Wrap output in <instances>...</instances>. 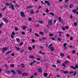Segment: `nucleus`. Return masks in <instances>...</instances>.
<instances>
[{
  "label": "nucleus",
  "mask_w": 78,
  "mask_h": 78,
  "mask_svg": "<svg viewBox=\"0 0 78 78\" xmlns=\"http://www.w3.org/2000/svg\"><path fill=\"white\" fill-rule=\"evenodd\" d=\"M57 21V20H55L53 22V23H56V21Z\"/></svg>",
  "instance_id": "nucleus-56"
},
{
  "label": "nucleus",
  "mask_w": 78,
  "mask_h": 78,
  "mask_svg": "<svg viewBox=\"0 0 78 78\" xmlns=\"http://www.w3.org/2000/svg\"><path fill=\"white\" fill-rule=\"evenodd\" d=\"M34 11L33 10H30V14H34Z\"/></svg>",
  "instance_id": "nucleus-26"
},
{
  "label": "nucleus",
  "mask_w": 78,
  "mask_h": 78,
  "mask_svg": "<svg viewBox=\"0 0 78 78\" xmlns=\"http://www.w3.org/2000/svg\"><path fill=\"white\" fill-rule=\"evenodd\" d=\"M69 73V74H71V73H73H73H74L73 74V75H74V76H75L76 75V72H75L74 71L71 72Z\"/></svg>",
  "instance_id": "nucleus-8"
},
{
  "label": "nucleus",
  "mask_w": 78,
  "mask_h": 78,
  "mask_svg": "<svg viewBox=\"0 0 78 78\" xmlns=\"http://www.w3.org/2000/svg\"><path fill=\"white\" fill-rule=\"evenodd\" d=\"M74 25L75 26H76V25H77V23H74Z\"/></svg>",
  "instance_id": "nucleus-51"
},
{
  "label": "nucleus",
  "mask_w": 78,
  "mask_h": 78,
  "mask_svg": "<svg viewBox=\"0 0 78 78\" xmlns=\"http://www.w3.org/2000/svg\"><path fill=\"white\" fill-rule=\"evenodd\" d=\"M57 62L58 63H61V62L59 60H57Z\"/></svg>",
  "instance_id": "nucleus-50"
},
{
  "label": "nucleus",
  "mask_w": 78,
  "mask_h": 78,
  "mask_svg": "<svg viewBox=\"0 0 78 78\" xmlns=\"http://www.w3.org/2000/svg\"><path fill=\"white\" fill-rule=\"evenodd\" d=\"M68 72H68L67 71H64V72H63V73H68Z\"/></svg>",
  "instance_id": "nucleus-38"
},
{
  "label": "nucleus",
  "mask_w": 78,
  "mask_h": 78,
  "mask_svg": "<svg viewBox=\"0 0 78 78\" xmlns=\"http://www.w3.org/2000/svg\"><path fill=\"white\" fill-rule=\"evenodd\" d=\"M51 39L53 41H55V38H54L52 37L51 38Z\"/></svg>",
  "instance_id": "nucleus-53"
},
{
  "label": "nucleus",
  "mask_w": 78,
  "mask_h": 78,
  "mask_svg": "<svg viewBox=\"0 0 78 78\" xmlns=\"http://www.w3.org/2000/svg\"><path fill=\"white\" fill-rule=\"evenodd\" d=\"M14 64H12L10 65L11 67H14Z\"/></svg>",
  "instance_id": "nucleus-36"
},
{
  "label": "nucleus",
  "mask_w": 78,
  "mask_h": 78,
  "mask_svg": "<svg viewBox=\"0 0 78 78\" xmlns=\"http://www.w3.org/2000/svg\"><path fill=\"white\" fill-rule=\"evenodd\" d=\"M52 44H51L50 45L48 46V48L50 49L51 51H54L55 50V48L54 47H52Z\"/></svg>",
  "instance_id": "nucleus-1"
},
{
  "label": "nucleus",
  "mask_w": 78,
  "mask_h": 78,
  "mask_svg": "<svg viewBox=\"0 0 78 78\" xmlns=\"http://www.w3.org/2000/svg\"><path fill=\"white\" fill-rule=\"evenodd\" d=\"M5 72L7 73V74H11V72L8 71H5Z\"/></svg>",
  "instance_id": "nucleus-15"
},
{
  "label": "nucleus",
  "mask_w": 78,
  "mask_h": 78,
  "mask_svg": "<svg viewBox=\"0 0 78 78\" xmlns=\"http://www.w3.org/2000/svg\"><path fill=\"white\" fill-rule=\"evenodd\" d=\"M30 58H31V59H34V57L33 55H30L29 56Z\"/></svg>",
  "instance_id": "nucleus-23"
},
{
  "label": "nucleus",
  "mask_w": 78,
  "mask_h": 78,
  "mask_svg": "<svg viewBox=\"0 0 78 78\" xmlns=\"http://www.w3.org/2000/svg\"><path fill=\"white\" fill-rule=\"evenodd\" d=\"M57 40H58V41H60V42H61V38L59 37H58L57 38Z\"/></svg>",
  "instance_id": "nucleus-28"
},
{
  "label": "nucleus",
  "mask_w": 78,
  "mask_h": 78,
  "mask_svg": "<svg viewBox=\"0 0 78 78\" xmlns=\"http://www.w3.org/2000/svg\"><path fill=\"white\" fill-rule=\"evenodd\" d=\"M29 31H30V32H31V28H30L29 29Z\"/></svg>",
  "instance_id": "nucleus-64"
},
{
  "label": "nucleus",
  "mask_w": 78,
  "mask_h": 78,
  "mask_svg": "<svg viewBox=\"0 0 78 78\" xmlns=\"http://www.w3.org/2000/svg\"><path fill=\"white\" fill-rule=\"evenodd\" d=\"M72 7H73V4H70L69 5V8H72Z\"/></svg>",
  "instance_id": "nucleus-31"
},
{
  "label": "nucleus",
  "mask_w": 78,
  "mask_h": 78,
  "mask_svg": "<svg viewBox=\"0 0 78 78\" xmlns=\"http://www.w3.org/2000/svg\"><path fill=\"white\" fill-rule=\"evenodd\" d=\"M46 39H47V37H43L42 38V40H44V41H45V40H46Z\"/></svg>",
  "instance_id": "nucleus-24"
},
{
  "label": "nucleus",
  "mask_w": 78,
  "mask_h": 78,
  "mask_svg": "<svg viewBox=\"0 0 78 78\" xmlns=\"http://www.w3.org/2000/svg\"><path fill=\"white\" fill-rule=\"evenodd\" d=\"M52 67H53L55 68V67H56V65H52Z\"/></svg>",
  "instance_id": "nucleus-60"
},
{
  "label": "nucleus",
  "mask_w": 78,
  "mask_h": 78,
  "mask_svg": "<svg viewBox=\"0 0 78 78\" xmlns=\"http://www.w3.org/2000/svg\"><path fill=\"white\" fill-rule=\"evenodd\" d=\"M44 47H42L41 46H40V48L41 49H43V48H44Z\"/></svg>",
  "instance_id": "nucleus-47"
},
{
  "label": "nucleus",
  "mask_w": 78,
  "mask_h": 78,
  "mask_svg": "<svg viewBox=\"0 0 78 78\" xmlns=\"http://www.w3.org/2000/svg\"><path fill=\"white\" fill-rule=\"evenodd\" d=\"M62 66H63V67H66V66L64 63L62 64Z\"/></svg>",
  "instance_id": "nucleus-55"
},
{
  "label": "nucleus",
  "mask_w": 78,
  "mask_h": 78,
  "mask_svg": "<svg viewBox=\"0 0 78 78\" xmlns=\"http://www.w3.org/2000/svg\"><path fill=\"white\" fill-rule=\"evenodd\" d=\"M6 7H5L4 8H3L2 9V10L4 11L5 9H6Z\"/></svg>",
  "instance_id": "nucleus-46"
},
{
  "label": "nucleus",
  "mask_w": 78,
  "mask_h": 78,
  "mask_svg": "<svg viewBox=\"0 0 78 78\" xmlns=\"http://www.w3.org/2000/svg\"><path fill=\"white\" fill-rule=\"evenodd\" d=\"M12 34L11 35V37H12V39H13L14 38V35H15V33H14V32H13Z\"/></svg>",
  "instance_id": "nucleus-9"
},
{
  "label": "nucleus",
  "mask_w": 78,
  "mask_h": 78,
  "mask_svg": "<svg viewBox=\"0 0 78 78\" xmlns=\"http://www.w3.org/2000/svg\"><path fill=\"white\" fill-rule=\"evenodd\" d=\"M9 8L11 9L12 10H14L15 9V8H14V5L12 3L10 5V7Z\"/></svg>",
  "instance_id": "nucleus-2"
},
{
  "label": "nucleus",
  "mask_w": 78,
  "mask_h": 78,
  "mask_svg": "<svg viewBox=\"0 0 78 78\" xmlns=\"http://www.w3.org/2000/svg\"><path fill=\"white\" fill-rule=\"evenodd\" d=\"M63 45L64 46V47H66V46L67 45V43H65L64 44H63Z\"/></svg>",
  "instance_id": "nucleus-57"
},
{
  "label": "nucleus",
  "mask_w": 78,
  "mask_h": 78,
  "mask_svg": "<svg viewBox=\"0 0 78 78\" xmlns=\"http://www.w3.org/2000/svg\"><path fill=\"white\" fill-rule=\"evenodd\" d=\"M28 49L29 50H31V49H32V48L31 47H29L28 48Z\"/></svg>",
  "instance_id": "nucleus-37"
},
{
  "label": "nucleus",
  "mask_w": 78,
  "mask_h": 78,
  "mask_svg": "<svg viewBox=\"0 0 78 78\" xmlns=\"http://www.w3.org/2000/svg\"><path fill=\"white\" fill-rule=\"evenodd\" d=\"M61 20H62L61 17H58V22H61Z\"/></svg>",
  "instance_id": "nucleus-19"
},
{
  "label": "nucleus",
  "mask_w": 78,
  "mask_h": 78,
  "mask_svg": "<svg viewBox=\"0 0 78 78\" xmlns=\"http://www.w3.org/2000/svg\"><path fill=\"white\" fill-rule=\"evenodd\" d=\"M32 48L33 49H34L35 48V45H33L32 46Z\"/></svg>",
  "instance_id": "nucleus-54"
},
{
  "label": "nucleus",
  "mask_w": 78,
  "mask_h": 78,
  "mask_svg": "<svg viewBox=\"0 0 78 78\" xmlns=\"http://www.w3.org/2000/svg\"><path fill=\"white\" fill-rule=\"evenodd\" d=\"M35 35L36 36H37V37H39V35L37 34V33H35Z\"/></svg>",
  "instance_id": "nucleus-42"
},
{
  "label": "nucleus",
  "mask_w": 78,
  "mask_h": 78,
  "mask_svg": "<svg viewBox=\"0 0 78 78\" xmlns=\"http://www.w3.org/2000/svg\"><path fill=\"white\" fill-rule=\"evenodd\" d=\"M21 66L22 68H24L25 67V65L23 63L21 64Z\"/></svg>",
  "instance_id": "nucleus-17"
},
{
  "label": "nucleus",
  "mask_w": 78,
  "mask_h": 78,
  "mask_svg": "<svg viewBox=\"0 0 78 78\" xmlns=\"http://www.w3.org/2000/svg\"><path fill=\"white\" fill-rule=\"evenodd\" d=\"M4 25V23H0V28H1L2 27V25Z\"/></svg>",
  "instance_id": "nucleus-32"
},
{
  "label": "nucleus",
  "mask_w": 78,
  "mask_h": 78,
  "mask_svg": "<svg viewBox=\"0 0 78 78\" xmlns=\"http://www.w3.org/2000/svg\"><path fill=\"white\" fill-rule=\"evenodd\" d=\"M12 3H9L8 2H6L5 3V6H9L11 5V4Z\"/></svg>",
  "instance_id": "nucleus-10"
},
{
  "label": "nucleus",
  "mask_w": 78,
  "mask_h": 78,
  "mask_svg": "<svg viewBox=\"0 0 78 78\" xmlns=\"http://www.w3.org/2000/svg\"><path fill=\"white\" fill-rule=\"evenodd\" d=\"M69 36H70V35H69V34H67L66 37H69Z\"/></svg>",
  "instance_id": "nucleus-49"
},
{
  "label": "nucleus",
  "mask_w": 78,
  "mask_h": 78,
  "mask_svg": "<svg viewBox=\"0 0 78 78\" xmlns=\"http://www.w3.org/2000/svg\"><path fill=\"white\" fill-rule=\"evenodd\" d=\"M15 31H18V28H17V27H15Z\"/></svg>",
  "instance_id": "nucleus-43"
},
{
  "label": "nucleus",
  "mask_w": 78,
  "mask_h": 78,
  "mask_svg": "<svg viewBox=\"0 0 78 78\" xmlns=\"http://www.w3.org/2000/svg\"><path fill=\"white\" fill-rule=\"evenodd\" d=\"M17 72L18 73V74H22V71H20L19 70H17Z\"/></svg>",
  "instance_id": "nucleus-13"
},
{
  "label": "nucleus",
  "mask_w": 78,
  "mask_h": 78,
  "mask_svg": "<svg viewBox=\"0 0 78 78\" xmlns=\"http://www.w3.org/2000/svg\"><path fill=\"white\" fill-rule=\"evenodd\" d=\"M70 67L71 68L73 69H74V70H75L76 69H78V66L77 65H76L75 66V67H73V66H71Z\"/></svg>",
  "instance_id": "nucleus-4"
},
{
  "label": "nucleus",
  "mask_w": 78,
  "mask_h": 78,
  "mask_svg": "<svg viewBox=\"0 0 78 78\" xmlns=\"http://www.w3.org/2000/svg\"><path fill=\"white\" fill-rule=\"evenodd\" d=\"M49 14H50V15H51V16H54V13L52 12L49 13Z\"/></svg>",
  "instance_id": "nucleus-25"
},
{
  "label": "nucleus",
  "mask_w": 78,
  "mask_h": 78,
  "mask_svg": "<svg viewBox=\"0 0 78 78\" xmlns=\"http://www.w3.org/2000/svg\"><path fill=\"white\" fill-rule=\"evenodd\" d=\"M52 21H51V20L49 21L48 23L49 25H51L52 24Z\"/></svg>",
  "instance_id": "nucleus-20"
},
{
  "label": "nucleus",
  "mask_w": 78,
  "mask_h": 78,
  "mask_svg": "<svg viewBox=\"0 0 78 78\" xmlns=\"http://www.w3.org/2000/svg\"><path fill=\"white\" fill-rule=\"evenodd\" d=\"M47 75H48V74L47 73H45L44 74V76L45 77H47Z\"/></svg>",
  "instance_id": "nucleus-30"
},
{
  "label": "nucleus",
  "mask_w": 78,
  "mask_h": 78,
  "mask_svg": "<svg viewBox=\"0 0 78 78\" xmlns=\"http://www.w3.org/2000/svg\"><path fill=\"white\" fill-rule=\"evenodd\" d=\"M62 29L63 30H66V29L64 28H62Z\"/></svg>",
  "instance_id": "nucleus-63"
},
{
  "label": "nucleus",
  "mask_w": 78,
  "mask_h": 78,
  "mask_svg": "<svg viewBox=\"0 0 78 78\" xmlns=\"http://www.w3.org/2000/svg\"><path fill=\"white\" fill-rule=\"evenodd\" d=\"M11 56H14V53H12L11 54Z\"/></svg>",
  "instance_id": "nucleus-62"
},
{
  "label": "nucleus",
  "mask_w": 78,
  "mask_h": 78,
  "mask_svg": "<svg viewBox=\"0 0 78 78\" xmlns=\"http://www.w3.org/2000/svg\"><path fill=\"white\" fill-rule=\"evenodd\" d=\"M68 63H69V61H66L65 62V64L66 65L67 64H68Z\"/></svg>",
  "instance_id": "nucleus-33"
},
{
  "label": "nucleus",
  "mask_w": 78,
  "mask_h": 78,
  "mask_svg": "<svg viewBox=\"0 0 78 78\" xmlns=\"http://www.w3.org/2000/svg\"><path fill=\"white\" fill-rule=\"evenodd\" d=\"M60 56H63L64 55V54H63V53H61L60 54Z\"/></svg>",
  "instance_id": "nucleus-44"
},
{
  "label": "nucleus",
  "mask_w": 78,
  "mask_h": 78,
  "mask_svg": "<svg viewBox=\"0 0 78 78\" xmlns=\"http://www.w3.org/2000/svg\"><path fill=\"white\" fill-rule=\"evenodd\" d=\"M40 34L43 35V34H44V33L42 32H40Z\"/></svg>",
  "instance_id": "nucleus-48"
},
{
  "label": "nucleus",
  "mask_w": 78,
  "mask_h": 78,
  "mask_svg": "<svg viewBox=\"0 0 78 78\" xmlns=\"http://www.w3.org/2000/svg\"><path fill=\"white\" fill-rule=\"evenodd\" d=\"M8 50V48H6V47L4 48H3L2 52L3 53H5V51H6V50Z\"/></svg>",
  "instance_id": "nucleus-7"
},
{
  "label": "nucleus",
  "mask_w": 78,
  "mask_h": 78,
  "mask_svg": "<svg viewBox=\"0 0 78 78\" xmlns=\"http://www.w3.org/2000/svg\"><path fill=\"white\" fill-rule=\"evenodd\" d=\"M38 70L39 72L40 73H42V69L40 68Z\"/></svg>",
  "instance_id": "nucleus-14"
},
{
  "label": "nucleus",
  "mask_w": 78,
  "mask_h": 78,
  "mask_svg": "<svg viewBox=\"0 0 78 78\" xmlns=\"http://www.w3.org/2000/svg\"><path fill=\"white\" fill-rule=\"evenodd\" d=\"M73 12H76V10L75 9L73 10Z\"/></svg>",
  "instance_id": "nucleus-52"
},
{
  "label": "nucleus",
  "mask_w": 78,
  "mask_h": 78,
  "mask_svg": "<svg viewBox=\"0 0 78 78\" xmlns=\"http://www.w3.org/2000/svg\"><path fill=\"white\" fill-rule=\"evenodd\" d=\"M15 5L16 6L17 8H19V7L20 6L18 4H16Z\"/></svg>",
  "instance_id": "nucleus-41"
},
{
  "label": "nucleus",
  "mask_w": 78,
  "mask_h": 78,
  "mask_svg": "<svg viewBox=\"0 0 78 78\" xmlns=\"http://www.w3.org/2000/svg\"><path fill=\"white\" fill-rule=\"evenodd\" d=\"M38 22L39 23H41V24H42V23H43V21L42 20H39L38 21Z\"/></svg>",
  "instance_id": "nucleus-27"
},
{
  "label": "nucleus",
  "mask_w": 78,
  "mask_h": 78,
  "mask_svg": "<svg viewBox=\"0 0 78 78\" xmlns=\"http://www.w3.org/2000/svg\"><path fill=\"white\" fill-rule=\"evenodd\" d=\"M11 72H12V73H13V75H15V74H16V73L15 72V71H14V70H11Z\"/></svg>",
  "instance_id": "nucleus-21"
},
{
  "label": "nucleus",
  "mask_w": 78,
  "mask_h": 78,
  "mask_svg": "<svg viewBox=\"0 0 78 78\" xmlns=\"http://www.w3.org/2000/svg\"><path fill=\"white\" fill-rule=\"evenodd\" d=\"M22 45H23V43L22 42H21L20 43V44L19 45V46H22Z\"/></svg>",
  "instance_id": "nucleus-40"
},
{
  "label": "nucleus",
  "mask_w": 78,
  "mask_h": 78,
  "mask_svg": "<svg viewBox=\"0 0 78 78\" xmlns=\"http://www.w3.org/2000/svg\"><path fill=\"white\" fill-rule=\"evenodd\" d=\"M12 52V51H11L7 52L5 53V55H8V54H9V53H11Z\"/></svg>",
  "instance_id": "nucleus-22"
},
{
  "label": "nucleus",
  "mask_w": 78,
  "mask_h": 78,
  "mask_svg": "<svg viewBox=\"0 0 78 78\" xmlns=\"http://www.w3.org/2000/svg\"><path fill=\"white\" fill-rule=\"evenodd\" d=\"M33 7V6H28L26 8V9H28V8H31Z\"/></svg>",
  "instance_id": "nucleus-35"
},
{
  "label": "nucleus",
  "mask_w": 78,
  "mask_h": 78,
  "mask_svg": "<svg viewBox=\"0 0 78 78\" xmlns=\"http://www.w3.org/2000/svg\"><path fill=\"white\" fill-rule=\"evenodd\" d=\"M49 12V10H48V9H47V10H46V12Z\"/></svg>",
  "instance_id": "nucleus-59"
},
{
  "label": "nucleus",
  "mask_w": 78,
  "mask_h": 78,
  "mask_svg": "<svg viewBox=\"0 0 78 78\" xmlns=\"http://www.w3.org/2000/svg\"><path fill=\"white\" fill-rule=\"evenodd\" d=\"M49 36H53V34L52 33L50 34H49Z\"/></svg>",
  "instance_id": "nucleus-39"
},
{
  "label": "nucleus",
  "mask_w": 78,
  "mask_h": 78,
  "mask_svg": "<svg viewBox=\"0 0 78 78\" xmlns=\"http://www.w3.org/2000/svg\"><path fill=\"white\" fill-rule=\"evenodd\" d=\"M21 34H23V35H24V34H25V33L24 32H22Z\"/></svg>",
  "instance_id": "nucleus-45"
},
{
  "label": "nucleus",
  "mask_w": 78,
  "mask_h": 78,
  "mask_svg": "<svg viewBox=\"0 0 78 78\" xmlns=\"http://www.w3.org/2000/svg\"><path fill=\"white\" fill-rule=\"evenodd\" d=\"M16 41L18 42H20V39H19V38H16Z\"/></svg>",
  "instance_id": "nucleus-16"
},
{
  "label": "nucleus",
  "mask_w": 78,
  "mask_h": 78,
  "mask_svg": "<svg viewBox=\"0 0 78 78\" xmlns=\"http://www.w3.org/2000/svg\"><path fill=\"white\" fill-rule=\"evenodd\" d=\"M22 76H27L28 73H23L22 74Z\"/></svg>",
  "instance_id": "nucleus-12"
},
{
  "label": "nucleus",
  "mask_w": 78,
  "mask_h": 78,
  "mask_svg": "<svg viewBox=\"0 0 78 78\" xmlns=\"http://www.w3.org/2000/svg\"><path fill=\"white\" fill-rule=\"evenodd\" d=\"M72 53H73V54H75V50H73L72 51Z\"/></svg>",
  "instance_id": "nucleus-34"
},
{
  "label": "nucleus",
  "mask_w": 78,
  "mask_h": 78,
  "mask_svg": "<svg viewBox=\"0 0 78 78\" xmlns=\"http://www.w3.org/2000/svg\"><path fill=\"white\" fill-rule=\"evenodd\" d=\"M3 21H4V22H5V23H8L9 22V21H8V20H7V19L5 18H3Z\"/></svg>",
  "instance_id": "nucleus-6"
},
{
  "label": "nucleus",
  "mask_w": 78,
  "mask_h": 78,
  "mask_svg": "<svg viewBox=\"0 0 78 78\" xmlns=\"http://www.w3.org/2000/svg\"><path fill=\"white\" fill-rule=\"evenodd\" d=\"M44 2L45 3V4H47V5L48 6H50V2H48V1H45Z\"/></svg>",
  "instance_id": "nucleus-5"
},
{
  "label": "nucleus",
  "mask_w": 78,
  "mask_h": 78,
  "mask_svg": "<svg viewBox=\"0 0 78 78\" xmlns=\"http://www.w3.org/2000/svg\"><path fill=\"white\" fill-rule=\"evenodd\" d=\"M15 49H16L17 50H20V48L17 47H16Z\"/></svg>",
  "instance_id": "nucleus-29"
},
{
  "label": "nucleus",
  "mask_w": 78,
  "mask_h": 78,
  "mask_svg": "<svg viewBox=\"0 0 78 78\" xmlns=\"http://www.w3.org/2000/svg\"><path fill=\"white\" fill-rule=\"evenodd\" d=\"M36 62V61L35 60H34V62H30V66H32V65H33V64H34V63H35V62Z\"/></svg>",
  "instance_id": "nucleus-11"
},
{
  "label": "nucleus",
  "mask_w": 78,
  "mask_h": 78,
  "mask_svg": "<svg viewBox=\"0 0 78 78\" xmlns=\"http://www.w3.org/2000/svg\"><path fill=\"white\" fill-rule=\"evenodd\" d=\"M32 42H35V40L34 39H33L32 41Z\"/></svg>",
  "instance_id": "nucleus-58"
},
{
  "label": "nucleus",
  "mask_w": 78,
  "mask_h": 78,
  "mask_svg": "<svg viewBox=\"0 0 78 78\" xmlns=\"http://www.w3.org/2000/svg\"><path fill=\"white\" fill-rule=\"evenodd\" d=\"M31 18H29V21H31Z\"/></svg>",
  "instance_id": "nucleus-61"
},
{
  "label": "nucleus",
  "mask_w": 78,
  "mask_h": 78,
  "mask_svg": "<svg viewBox=\"0 0 78 78\" xmlns=\"http://www.w3.org/2000/svg\"><path fill=\"white\" fill-rule=\"evenodd\" d=\"M26 29H27V26H23V30H26Z\"/></svg>",
  "instance_id": "nucleus-18"
},
{
  "label": "nucleus",
  "mask_w": 78,
  "mask_h": 78,
  "mask_svg": "<svg viewBox=\"0 0 78 78\" xmlns=\"http://www.w3.org/2000/svg\"><path fill=\"white\" fill-rule=\"evenodd\" d=\"M20 16L23 17H25V13L23 12H20Z\"/></svg>",
  "instance_id": "nucleus-3"
}]
</instances>
